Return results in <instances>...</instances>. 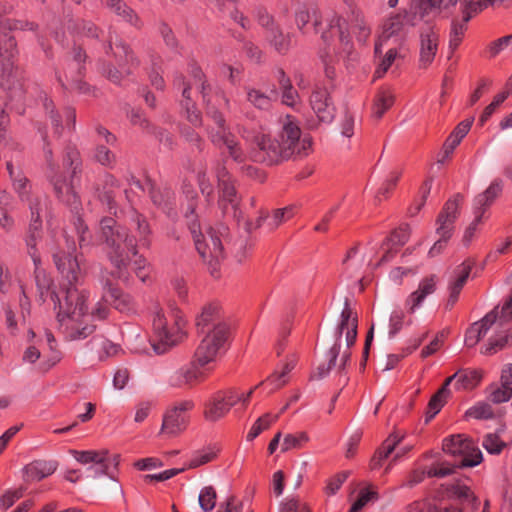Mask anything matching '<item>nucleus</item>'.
<instances>
[{
  "mask_svg": "<svg viewBox=\"0 0 512 512\" xmlns=\"http://www.w3.org/2000/svg\"><path fill=\"white\" fill-rule=\"evenodd\" d=\"M191 75L192 82L189 84H186L182 78L175 81V85L183 86L182 96L184 99L182 106L186 110L187 119L195 126L201 123L200 112L195 108L190 97V90L195 86L202 94L203 101L206 104L207 116L210 117L216 125V129L209 131L211 141L218 147L225 146L234 161L239 163L244 162L246 159L245 153L238 146L234 135L229 132L225 125L224 117L218 111V106H229V100L222 91H213L209 85H206L204 74L199 67H192Z\"/></svg>",
  "mask_w": 512,
  "mask_h": 512,
  "instance_id": "7ed1b4c3",
  "label": "nucleus"
},
{
  "mask_svg": "<svg viewBox=\"0 0 512 512\" xmlns=\"http://www.w3.org/2000/svg\"><path fill=\"white\" fill-rule=\"evenodd\" d=\"M70 454L81 464H94L88 470L93 471L95 477L108 474V450H70Z\"/></svg>",
  "mask_w": 512,
  "mask_h": 512,
  "instance_id": "5701e85b",
  "label": "nucleus"
},
{
  "mask_svg": "<svg viewBox=\"0 0 512 512\" xmlns=\"http://www.w3.org/2000/svg\"><path fill=\"white\" fill-rule=\"evenodd\" d=\"M259 23L266 28V38L279 53H285L290 46V38L284 35L273 19L266 13L259 15Z\"/></svg>",
  "mask_w": 512,
  "mask_h": 512,
  "instance_id": "393cba45",
  "label": "nucleus"
},
{
  "mask_svg": "<svg viewBox=\"0 0 512 512\" xmlns=\"http://www.w3.org/2000/svg\"><path fill=\"white\" fill-rule=\"evenodd\" d=\"M310 106L319 123H332L335 118L336 109L326 88L320 86L314 88L310 97Z\"/></svg>",
  "mask_w": 512,
  "mask_h": 512,
  "instance_id": "a211bd4d",
  "label": "nucleus"
},
{
  "mask_svg": "<svg viewBox=\"0 0 512 512\" xmlns=\"http://www.w3.org/2000/svg\"><path fill=\"white\" fill-rule=\"evenodd\" d=\"M202 368L199 366L195 359L193 362L188 365L181 367L171 377V384L176 387H182L185 385H191L199 380H201L204 376L203 372L201 371ZM207 370H210L211 368L204 367Z\"/></svg>",
  "mask_w": 512,
  "mask_h": 512,
  "instance_id": "c85d7f7f",
  "label": "nucleus"
},
{
  "mask_svg": "<svg viewBox=\"0 0 512 512\" xmlns=\"http://www.w3.org/2000/svg\"><path fill=\"white\" fill-rule=\"evenodd\" d=\"M130 185L135 186L143 192L148 190L152 202L164 210L169 207L174 199V193L170 188L156 187L150 180L142 184L139 180L132 178Z\"/></svg>",
  "mask_w": 512,
  "mask_h": 512,
  "instance_id": "a878e982",
  "label": "nucleus"
},
{
  "mask_svg": "<svg viewBox=\"0 0 512 512\" xmlns=\"http://www.w3.org/2000/svg\"><path fill=\"white\" fill-rule=\"evenodd\" d=\"M377 499V493L369 490H362L359 493L357 500L352 504L350 512H357L361 510L370 500Z\"/></svg>",
  "mask_w": 512,
  "mask_h": 512,
  "instance_id": "69168bd1",
  "label": "nucleus"
},
{
  "mask_svg": "<svg viewBox=\"0 0 512 512\" xmlns=\"http://www.w3.org/2000/svg\"><path fill=\"white\" fill-rule=\"evenodd\" d=\"M216 177L219 187L218 205L220 209L223 214L231 215L233 218L239 219V197L231 175L224 166L218 165L216 168Z\"/></svg>",
  "mask_w": 512,
  "mask_h": 512,
  "instance_id": "4468645a",
  "label": "nucleus"
},
{
  "mask_svg": "<svg viewBox=\"0 0 512 512\" xmlns=\"http://www.w3.org/2000/svg\"><path fill=\"white\" fill-rule=\"evenodd\" d=\"M473 215H474V219L470 223V225L465 229V232L463 235L462 240H463V243L465 246H468L472 242V240L478 230V226L482 221V216L484 215V213L480 210L473 208Z\"/></svg>",
  "mask_w": 512,
  "mask_h": 512,
  "instance_id": "5fc2aeb1",
  "label": "nucleus"
},
{
  "mask_svg": "<svg viewBox=\"0 0 512 512\" xmlns=\"http://www.w3.org/2000/svg\"><path fill=\"white\" fill-rule=\"evenodd\" d=\"M483 447L490 454H499L505 447V443L496 434L490 433L484 437Z\"/></svg>",
  "mask_w": 512,
  "mask_h": 512,
  "instance_id": "13d9d810",
  "label": "nucleus"
},
{
  "mask_svg": "<svg viewBox=\"0 0 512 512\" xmlns=\"http://www.w3.org/2000/svg\"><path fill=\"white\" fill-rule=\"evenodd\" d=\"M489 330L493 331V335L482 349V354L492 355L512 346V295L500 309L495 307L468 328L465 334V345L474 347Z\"/></svg>",
  "mask_w": 512,
  "mask_h": 512,
  "instance_id": "39448f33",
  "label": "nucleus"
},
{
  "mask_svg": "<svg viewBox=\"0 0 512 512\" xmlns=\"http://www.w3.org/2000/svg\"><path fill=\"white\" fill-rule=\"evenodd\" d=\"M454 472V468L450 465H446L445 463H438L437 465L431 466L427 469L422 470H414L406 483L403 486L413 487L419 483H421L426 477H438L443 478L448 476Z\"/></svg>",
  "mask_w": 512,
  "mask_h": 512,
  "instance_id": "cd10ccee",
  "label": "nucleus"
},
{
  "mask_svg": "<svg viewBox=\"0 0 512 512\" xmlns=\"http://www.w3.org/2000/svg\"><path fill=\"white\" fill-rule=\"evenodd\" d=\"M365 262V257L357 247L351 248L343 260L344 271L349 278L358 276Z\"/></svg>",
  "mask_w": 512,
  "mask_h": 512,
  "instance_id": "37998d69",
  "label": "nucleus"
},
{
  "mask_svg": "<svg viewBox=\"0 0 512 512\" xmlns=\"http://www.w3.org/2000/svg\"><path fill=\"white\" fill-rule=\"evenodd\" d=\"M29 29L33 30L32 23L14 22L10 19H2L0 17V86L4 90H8V102L6 106L10 109H16L18 113H23L24 90L20 83H15L13 79L16 77V68L14 66V58L16 55L15 39L8 35L6 30L13 29Z\"/></svg>",
  "mask_w": 512,
  "mask_h": 512,
  "instance_id": "0eeeda50",
  "label": "nucleus"
},
{
  "mask_svg": "<svg viewBox=\"0 0 512 512\" xmlns=\"http://www.w3.org/2000/svg\"><path fill=\"white\" fill-rule=\"evenodd\" d=\"M405 313L402 309H394L389 318V337H394L403 327Z\"/></svg>",
  "mask_w": 512,
  "mask_h": 512,
  "instance_id": "4d7b16f0",
  "label": "nucleus"
},
{
  "mask_svg": "<svg viewBox=\"0 0 512 512\" xmlns=\"http://www.w3.org/2000/svg\"><path fill=\"white\" fill-rule=\"evenodd\" d=\"M44 155L49 169L47 176L57 198L72 211L78 212L81 202L73 185L74 179L81 172V159L78 150L74 147H67L63 156V166L69 174V181L56 172L52 162V151L49 148L44 149Z\"/></svg>",
  "mask_w": 512,
  "mask_h": 512,
  "instance_id": "6e6552de",
  "label": "nucleus"
},
{
  "mask_svg": "<svg viewBox=\"0 0 512 512\" xmlns=\"http://www.w3.org/2000/svg\"><path fill=\"white\" fill-rule=\"evenodd\" d=\"M219 324H226L221 320L220 306L217 303H208L203 306L196 317L197 331L210 330Z\"/></svg>",
  "mask_w": 512,
  "mask_h": 512,
  "instance_id": "c756f323",
  "label": "nucleus"
},
{
  "mask_svg": "<svg viewBox=\"0 0 512 512\" xmlns=\"http://www.w3.org/2000/svg\"><path fill=\"white\" fill-rule=\"evenodd\" d=\"M199 505L204 512H210L216 504V492L213 487H204L199 494Z\"/></svg>",
  "mask_w": 512,
  "mask_h": 512,
  "instance_id": "603ef678",
  "label": "nucleus"
},
{
  "mask_svg": "<svg viewBox=\"0 0 512 512\" xmlns=\"http://www.w3.org/2000/svg\"><path fill=\"white\" fill-rule=\"evenodd\" d=\"M120 351V346L111 342L108 339H100L99 341V357L101 359L105 357H111L116 355Z\"/></svg>",
  "mask_w": 512,
  "mask_h": 512,
  "instance_id": "338daca9",
  "label": "nucleus"
},
{
  "mask_svg": "<svg viewBox=\"0 0 512 512\" xmlns=\"http://www.w3.org/2000/svg\"><path fill=\"white\" fill-rule=\"evenodd\" d=\"M114 56L117 59V63L119 67H121L122 72L130 73V67H125L127 64L134 65L135 59L132 51H130L129 47L126 46L122 41L115 43L114 48Z\"/></svg>",
  "mask_w": 512,
  "mask_h": 512,
  "instance_id": "de8ad7c7",
  "label": "nucleus"
},
{
  "mask_svg": "<svg viewBox=\"0 0 512 512\" xmlns=\"http://www.w3.org/2000/svg\"><path fill=\"white\" fill-rule=\"evenodd\" d=\"M193 407V401L184 400L169 409L163 417L161 432L175 436L184 431L188 423L187 412Z\"/></svg>",
  "mask_w": 512,
  "mask_h": 512,
  "instance_id": "dca6fc26",
  "label": "nucleus"
},
{
  "mask_svg": "<svg viewBox=\"0 0 512 512\" xmlns=\"http://www.w3.org/2000/svg\"><path fill=\"white\" fill-rule=\"evenodd\" d=\"M469 21L470 20H465V17L461 19L455 18L451 21L448 41V50L451 54L454 53L462 43L468 29Z\"/></svg>",
  "mask_w": 512,
  "mask_h": 512,
  "instance_id": "e433bc0d",
  "label": "nucleus"
},
{
  "mask_svg": "<svg viewBox=\"0 0 512 512\" xmlns=\"http://www.w3.org/2000/svg\"><path fill=\"white\" fill-rule=\"evenodd\" d=\"M247 101L258 109H268L271 104L270 97L262 91L247 87L246 88Z\"/></svg>",
  "mask_w": 512,
  "mask_h": 512,
  "instance_id": "3c124183",
  "label": "nucleus"
},
{
  "mask_svg": "<svg viewBox=\"0 0 512 512\" xmlns=\"http://www.w3.org/2000/svg\"><path fill=\"white\" fill-rule=\"evenodd\" d=\"M426 297H424L417 290L411 292L407 298L405 299V308L409 314H414L418 309H420L425 301Z\"/></svg>",
  "mask_w": 512,
  "mask_h": 512,
  "instance_id": "680f3d73",
  "label": "nucleus"
},
{
  "mask_svg": "<svg viewBox=\"0 0 512 512\" xmlns=\"http://www.w3.org/2000/svg\"><path fill=\"white\" fill-rule=\"evenodd\" d=\"M462 200L463 197L460 194H456L445 203L436 219V234L438 238L449 241L452 237Z\"/></svg>",
  "mask_w": 512,
  "mask_h": 512,
  "instance_id": "f3484780",
  "label": "nucleus"
},
{
  "mask_svg": "<svg viewBox=\"0 0 512 512\" xmlns=\"http://www.w3.org/2000/svg\"><path fill=\"white\" fill-rule=\"evenodd\" d=\"M447 394L441 393V391H437V393L430 399L428 404V413H430V418L434 417L443 407Z\"/></svg>",
  "mask_w": 512,
  "mask_h": 512,
  "instance_id": "774afa93",
  "label": "nucleus"
},
{
  "mask_svg": "<svg viewBox=\"0 0 512 512\" xmlns=\"http://www.w3.org/2000/svg\"><path fill=\"white\" fill-rule=\"evenodd\" d=\"M195 208L194 195H192L185 212L188 227L192 234L196 250L201 258L209 265L211 275L217 277L218 264L224 257L220 236L226 232L227 228L221 226V228L216 231L210 227L206 230V234H203L200 230V224L194 218Z\"/></svg>",
  "mask_w": 512,
  "mask_h": 512,
  "instance_id": "1a4fd4ad",
  "label": "nucleus"
},
{
  "mask_svg": "<svg viewBox=\"0 0 512 512\" xmlns=\"http://www.w3.org/2000/svg\"><path fill=\"white\" fill-rule=\"evenodd\" d=\"M259 153L253 156L255 161L268 165L287 160L293 156H307L312 147L308 136L301 137V129L295 119L287 115L281 120V131L277 137L262 135L257 138Z\"/></svg>",
  "mask_w": 512,
  "mask_h": 512,
  "instance_id": "20e7f679",
  "label": "nucleus"
},
{
  "mask_svg": "<svg viewBox=\"0 0 512 512\" xmlns=\"http://www.w3.org/2000/svg\"><path fill=\"white\" fill-rule=\"evenodd\" d=\"M230 409L231 408L226 401L225 395L222 391H219L206 403L204 417L210 422H216L223 418Z\"/></svg>",
  "mask_w": 512,
  "mask_h": 512,
  "instance_id": "7c9ffc66",
  "label": "nucleus"
},
{
  "mask_svg": "<svg viewBox=\"0 0 512 512\" xmlns=\"http://www.w3.org/2000/svg\"><path fill=\"white\" fill-rule=\"evenodd\" d=\"M438 285V277L436 275H430L422 278L418 284L417 291L420 292L424 297H428L435 293Z\"/></svg>",
  "mask_w": 512,
  "mask_h": 512,
  "instance_id": "bf43d9fd",
  "label": "nucleus"
},
{
  "mask_svg": "<svg viewBox=\"0 0 512 512\" xmlns=\"http://www.w3.org/2000/svg\"><path fill=\"white\" fill-rule=\"evenodd\" d=\"M405 35V16L395 15L388 18L382 27V32L375 43V54L382 52V47L390 40L399 43Z\"/></svg>",
  "mask_w": 512,
  "mask_h": 512,
  "instance_id": "412c9836",
  "label": "nucleus"
},
{
  "mask_svg": "<svg viewBox=\"0 0 512 512\" xmlns=\"http://www.w3.org/2000/svg\"><path fill=\"white\" fill-rule=\"evenodd\" d=\"M310 21H313L314 30L318 33L322 24V17L317 9L302 7L296 12L295 22L302 33H306V26Z\"/></svg>",
  "mask_w": 512,
  "mask_h": 512,
  "instance_id": "c9c22d12",
  "label": "nucleus"
},
{
  "mask_svg": "<svg viewBox=\"0 0 512 512\" xmlns=\"http://www.w3.org/2000/svg\"><path fill=\"white\" fill-rule=\"evenodd\" d=\"M465 417L476 420H489L493 419L495 414L490 403L479 401L466 410Z\"/></svg>",
  "mask_w": 512,
  "mask_h": 512,
  "instance_id": "49530a36",
  "label": "nucleus"
},
{
  "mask_svg": "<svg viewBox=\"0 0 512 512\" xmlns=\"http://www.w3.org/2000/svg\"><path fill=\"white\" fill-rule=\"evenodd\" d=\"M409 238V226L405 225L395 229L381 245V251L383 254L379 259L378 265L388 263L393 260L400 249L408 242Z\"/></svg>",
  "mask_w": 512,
  "mask_h": 512,
  "instance_id": "4be33fe9",
  "label": "nucleus"
},
{
  "mask_svg": "<svg viewBox=\"0 0 512 512\" xmlns=\"http://www.w3.org/2000/svg\"><path fill=\"white\" fill-rule=\"evenodd\" d=\"M152 326L158 339V343L153 347L158 354L180 343L186 335V320L174 303H169L165 309L155 311Z\"/></svg>",
  "mask_w": 512,
  "mask_h": 512,
  "instance_id": "9b49d317",
  "label": "nucleus"
},
{
  "mask_svg": "<svg viewBox=\"0 0 512 512\" xmlns=\"http://www.w3.org/2000/svg\"><path fill=\"white\" fill-rule=\"evenodd\" d=\"M106 6L116 15L133 26H140V20L135 11L123 0H106Z\"/></svg>",
  "mask_w": 512,
  "mask_h": 512,
  "instance_id": "ea45409f",
  "label": "nucleus"
},
{
  "mask_svg": "<svg viewBox=\"0 0 512 512\" xmlns=\"http://www.w3.org/2000/svg\"><path fill=\"white\" fill-rule=\"evenodd\" d=\"M328 27L329 31L322 33V39L325 42H327L330 37L337 35L342 46V53L350 55L352 52L353 45L349 33L345 27L344 19L339 15L334 14L328 20Z\"/></svg>",
  "mask_w": 512,
  "mask_h": 512,
  "instance_id": "bb28decb",
  "label": "nucleus"
},
{
  "mask_svg": "<svg viewBox=\"0 0 512 512\" xmlns=\"http://www.w3.org/2000/svg\"><path fill=\"white\" fill-rule=\"evenodd\" d=\"M57 467L55 460H34L24 467V472L29 480L40 481L52 475Z\"/></svg>",
  "mask_w": 512,
  "mask_h": 512,
  "instance_id": "2f4dec72",
  "label": "nucleus"
},
{
  "mask_svg": "<svg viewBox=\"0 0 512 512\" xmlns=\"http://www.w3.org/2000/svg\"><path fill=\"white\" fill-rule=\"evenodd\" d=\"M443 451L454 457H461L456 467H474L482 462L481 450L462 434L452 435L443 440ZM455 469V466H452Z\"/></svg>",
  "mask_w": 512,
  "mask_h": 512,
  "instance_id": "ddd939ff",
  "label": "nucleus"
},
{
  "mask_svg": "<svg viewBox=\"0 0 512 512\" xmlns=\"http://www.w3.org/2000/svg\"><path fill=\"white\" fill-rule=\"evenodd\" d=\"M502 190L503 181L499 178L494 179L483 193L475 197L473 208L485 213L487 208L501 194Z\"/></svg>",
  "mask_w": 512,
  "mask_h": 512,
  "instance_id": "72a5a7b5",
  "label": "nucleus"
},
{
  "mask_svg": "<svg viewBox=\"0 0 512 512\" xmlns=\"http://www.w3.org/2000/svg\"><path fill=\"white\" fill-rule=\"evenodd\" d=\"M197 333L201 340L194 352L195 362L201 367L213 368L227 350L229 328L227 324H219Z\"/></svg>",
  "mask_w": 512,
  "mask_h": 512,
  "instance_id": "f8f14e48",
  "label": "nucleus"
},
{
  "mask_svg": "<svg viewBox=\"0 0 512 512\" xmlns=\"http://www.w3.org/2000/svg\"><path fill=\"white\" fill-rule=\"evenodd\" d=\"M458 382L455 383L456 390H472L479 385L482 374L476 369H462L456 372Z\"/></svg>",
  "mask_w": 512,
  "mask_h": 512,
  "instance_id": "a19ab883",
  "label": "nucleus"
},
{
  "mask_svg": "<svg viewBox=\"0 0 512 512\" xmlns=\"http://www.w3.org/2000/svg\"><path fill=\"white\" fill-rule=\"evenodd\" d=\"M457 3L460 5V11L465 20H471L475 15L492 4L491 0H449V4L452 6H455Z\"/></svg>",
  "mask_w": 512,
  "mask_h": 512,
  "instance_id": "4c0bfd02",
  "label": "nucleus"
},
{
  "mask_svg": "<svg viewBox=\"0 0 512 512\" xmlns=\"http://www.w3.org/2000/svg\"><path fill=\"white\" fill-rule=\"evenodd\" d=\"M348 477L347 472H341L327 481L325 492L327 495H335Z\"/></svg>",
  "mask_w": 512,
  "mask_h": 512,
  "instance_id": "e2e57ef3",
  "label": "nucleus"
},
{
  "mask_svg": "<svg viewBox=\"0 0 512 512\" xmlns=\"http://www.w3.org/2000/svg\"><path fill=\"white\" fill-rule=\"evenodd\" d=\"M132 225L136 230L135 235H129L126 228L119 225L113 218H103L100 223L101 236L106 245L105 251L114 267L113 275L122 281H128L131 257L134 260V271L137 277L145 282L148 276L145 270L146 261L137 255V246L149 247L151 229L144 216L133 212Z\"/></svg>",
  "mask_w": 512,
  "mask_h": 512,
  "instance_id": "f03ea898",
  "label": "nucleus"
},
{
  "mask_svg": "<svg viewBox=\"0 0 512 512\" xmlns=\"http://www.w3.org/2000/svg\"><path fill=\"white\" fill-rule=\"evenodd\" d=\"M40 100L42 102V105H43L46 113L48 114V116L51 120V124L54 128L55 134L59 135L61 132V128H62L61 118H60V115L54 109L55 107H54L53 101L45 93H41Z\"/></svg>",
  "mask_w": 512,
  "mask_h": 512,
  "instance_id": "8fccbe9b",
  "label": "nucleus"
},
{
  "mask_svg": "<svg viewBox=\"0 0 512 512\" xmlns=\"http://www.w3.org/2000/svg\"><path fill=\"white\" fill-rule=\"evenodd\" d=\"M394 100V94L389 88L380 89L375 96L372 116L379 120L392 107Z\"/></svg>",
  "mask_w": 512,
  "mask_h": 512,
  "instance_id": "58836bf2",
  "label": "nucleus"
},
{
  "mask_svg": "<svg viewBox=\"0 0 512 512\" xmlns=\"http://www.w3.org/2000/svg\"><path fill=\"white\" fill-rule=\"evenodd\" d=\"M82 73L66 74V81L63 80L61 75H56L57 81L64 89L75 90L80 94L94 95L95 89L81 79Z\"/></svg>",
  "mask_w": 512,
  "mask_h": 512,
  "instance_id": "79ce46f5",
  "label": "nucleus"
},
{
  "mask_svg": "<svg viewBox=\"0 0 512 512\" xmlns=\"http://www.w3.org/2000/svg\"><path fill=\"white\" fill-rule=\"evenodd\" d=\"M398 57V50L396 48H389L382 58L378 68L375 71V77L381 78L388 69L392 66Z\"/></svg>",
  "mask_w": 512,
  "mask_h": 512,
  "instance_id": "6e6d98bb",
  "label": "nucleus"
},
{
  "mask_svg": "<svg viewBox=\"0 0 512 512\" xmlns=\"http://www.w3.org/2000/svg\"><path fill=\"white\" fill-rule=\"evenodd\" d=\"M404 434L399 432L391 433L381 447L377 450L374 457L371 460L372 468H378L382 465V461L388 458L395 450L396 446L402 441Z\"/></svg>",
  "mask_w": 512,
  "mask_h": 512,
  "instance_id": "f704fd0d",
  "label": "nucleus"
},
{
  "mask_svg": "<svg viewBox=\"0 0 512 512\" xmlns=\"http://www.w3.org/2000/svg\"><path fill=\"white\" fill-rule=\"evenodd\" d=\"M293 215L294 207L292 206L276 209L271 215L259 217L257 220V227L270 232L292 218Z\"/></svg>",
  "mask_w": 512,
  "mask_h": 512,
  "instance_id": "473e14b6",
  "label": "nucleus"
},
{
  "mask_svg": "<svg viewBox=\"0 0 512 512\" xmlns=\"http://www.w3.org/2000/svg\"><path fill=\"white\" fill-rule=\"evenodd\" d=\"M511 397L512 392L504 388L503 384L500 386H490L488 389V399L494 404L507 402Z\"/></svg>",
  "mask_w": 512,
  "mask_h": 512,
  "instance_id": "864d4df0",
  "label": "nucleus"
},
{
  "mask_svg": "<svg viewBox=\"0 0 512 512\" xmlns=\"http://www.w3.org/2000/svg\"><path fill=\"white\" fill-rule=\"evenodd\" d=\"M512 42V34L501 37L490 43L488 53L491 58L496 57Z\"/></svg>",
  "mask_w": 512,
  "mask_h": 512,
  "instance_id": "0e129e2a",
  "label": "nucleus"
},
{
  "mask_svg": "<svg viewBox=\"0 0 512 512\" xmlns=\"http://www.w3.org/2000/svg\"><path fill=\"white\" fill-rule=\"evenodd\" d=\"M473 266L474 261L467 259L451 271L447 287L449 292L447 307H453L458 301L460 292L466 284Z\"/></svg>",
  "mask_w": 512,
  "mask_h": 512,
  "instance_id": "6ab92c4d",
  "label": "nucleus"
},
{
  "mask_svg": "<svg viewBox=\"0 0 512 512\" xmlns=\"http://www.w3.org/2000/svg\"><path fill=\"white\" fill-rule=\"evenodd\" d=\"M438 34L433 28L427 27L420 33L419 67L428 68L438 51Z\"/></svg>",
  "mask_w": 512,
  "mask_h": 512,
  "instance_id": "b1692460",
  "label": "nucleus"
},
{
  "mask_svg": "<svg viewBox=\"0 0 512 512\" xmlns=\"http://www.w3.org/2000/svg\"><path fill=\"white\" fill-rule=\"evenodd\" d=\"M219 449L216 446L205 447L196 451L190 458L187 468H197L214 460Z\"/></svg>",
  "mask_w": 512,
  "mask_h": 512,
  "instance_id": "a18cd8bd",
  "label": "nucleus"
},
{
  "mask_svg": "<svg viewBox=\"0 0 512 512\" xmlns=\"http://www.w3.org/2000/svg\"><path fill=\"white\" fill-rule=\"evenodd\" d=\"M357 327V314L351 307L349 299L345 298L344 306L334 332L335 343L325 354L326 363L318 366V374L320 377H325L333 368L336 367L337 358L340 354L341 348L340 340L343 334H345L347 350L342 354L340 367L345 368L346 363L350 359V352L348 350L354 345L357 338Z\"/></svg>",
  "mask_w": 512,
  "mask_h": 512,
  "instance_id": "9d476101",
  "label": "nucleus"
},
{
  "mask_svg": "<svg viewBox=\"0 0 512 512\" xmlns=\"http://www.w3.org/2000/svg\"><path fill=\"white\" fill-rule=\"evenodd\" d=\"M402 172L400 170H392L385 181L383 182L382 186L379 188L377 197L380 196L387 197L389 192L396 186L398 183Z\"/></svg>",
  "mask_w": 512,
  "mask_h": 512,
  "instance_id": "052dcab7",
  "label": "nucleus"
},
{
  "mask_svg": "<svg viewBox=\"0 0 512 512\" xmlns=\"http://www.w3.org/2000/svg\"><path fill=\"white\" fill-rule=\"evenodd\" d=\"M55 265L67 284L51 293L58 331L67 341L86 339L95 331L88 314L89 293L80 289L83 274L76 257L71 254H54Z\"/></svg>",
  "mask_w": 512,
  "mask_h": 512,
  "instance_id": "f257e3e1",
  "label": "nucleus"
},
{
  "mask_svg": "<svg viewBox=\"0 0 512 512\" xmlns=\"http://www.w3.org/2000/svg\"><path fill=\"white\" fill-rule=\"evenodd\" d=\"M7 171L12 180L15 192L22 201H27L31 212L29 235L26 238L27 252L34 264V275L37 286L42 289L48 285L45 271L41 268L42 260L38 249L41 239V210L45 205V199L40 197L30 198L31 184L21 170H15L11 162H7Z\"/></svg>",
  "mask_w": 512,
  "mask_h": 512,
  "instance_id": "423d86ee",
  "label": "nucleus"
},
{
  "mask_svg": "<svg viewBox=\"0 0 512 512\" xmlns=\"http://www.w3.org/2000/svg\"><path fill=\"white\" fill-rule=\"evenodd\" d=\"M279 86L282 91V102L283 104L294 107L299 103V95L293 88L290 79L285 75L283 70L278 71Z\"/></svg>",
  "mask_w": 512,
  "mask_h": 512,
  "instance_id": "c03bdc74",
  "label": "nucleus"
},
{
  "mask_svg": "<svg viewBox=\"0 0 512 512\" xmlns=\"http://www.w3.org/2000/svg\"><path fill=\"white\" fill-rule=\"evenodd\" d=\"M101 283L103 288L102 299L105 302L110 303L120 312H130L134 310L135 304L133 298L114 286L104 272L101 274Z\"/></svg>",
  "mask_w": 512,
  "mask_h": 512,
  "instance_id": "aec40b11",
  "label": "nucleus"
},
{
  "mask_svg": "<svg viewBox=\"0 0 512 512\" xmlns=\"http://www.w3.org/2000/svg\"><path fill=\"white\" fill-rule=\"evenodd\" d=\"M309 441V437L305 432L295 434H286L281 444V452H287L293 449L302 448Z\"/></svg>",
  "mask_w": 512,
  "mask_h": 512,
  "instance_id": "09e8293b",
  "label": "nucleus"
},
{
  "mask_svg": "<svg viewBox=\"0 0 512 512\" xmlns=\"http://www.w3.org/2000/svg\"><path fill=\"white\" fill-rule=\"evenodd\" d=\"M295 365L296 359L294 356H292L286 360V362L283 364L280 370H276L265 381H262L261 383H259L258 385L251 388L248 391L240 390L239 407L236 408V411L244 410L247 407L251 399V396L258 387L264 386L265 389L268 390V393H272L277 389L281 388L282 386H284L288 382L289 372L294 369Z\"/></svg>",
  "mask_w": 512,
  "mask_h": 512,
  "instance_id": "2eb2a0df",
  "label": "nucleus"
}]
</instances>
